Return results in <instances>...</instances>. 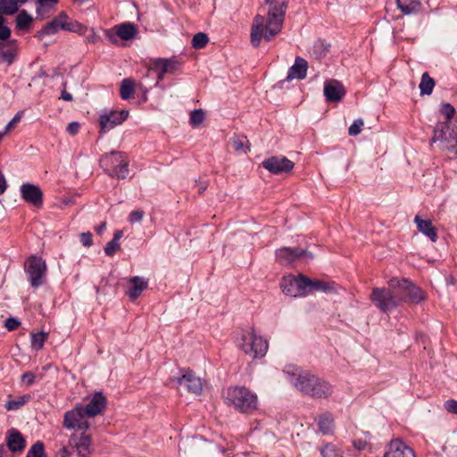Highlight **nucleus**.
I'll use <instances>...</instances> for the list:
<instances>
[{
  "label": "nucleus",
  "instance_id": "25",
  "mask_svg": "<svg viewBox=\"0 0 457 457\" xmlns=\"http://www.w3.org/2000/svg\"><path fill=\"white\" fill-rule=\"evenodd\" d=\"M307 69V62L301 57H297L295 61V64L289 69L286 80L291 81L295 79H303L306 77Z\"/></svg>",
  "mask_w": 457,
  "mask_h": 457
},
{
  "label": "nucleus",
  "instance_id": "34",
  "mask_svg": "<svg viewBox=\"0 0 457 457\" xmlns=\"http://www.w3.org/2000/svg\"><path fill=\"white\" fill-rule=\"evenodd\" d=\"M135 82L130 79L122 80L120 89V97L124 100L130 98L135 92Z\"/></svg>",
  "mask_w": 457,
  "mask_h": 457
},
{
  "label": "nucleus",
  "instance_id": "56",
  "mask_svg": "<svg viewBox=\"0 0 457 457\" xmlns=\"http://www.w3.org/2000/svg\"><path fill=\"white\" fill-rule=\"evenodd\" d=\"M425 235L431 242H436L437 238L436 230H420Z\"/></svg>",
  "mask_w": 457,
  "mask_h": 457
},
{
  "label": "nucleus",
  "instance_id": "51",
  "mask_svg": "<svg viewBox=\"0 0 457 457\" xmlns=\"http://www.w3.org/2000/svg\"><path fill=\"white\" fill-rule=\"evenodd\" d=\"M145 212L140 210L133 211L129 216V220L132 225L136 224L137 222L140 221L144 217Z\"/></svg>",
  "mask_w": 457,
  "mask_h": 457
},
{
  "label": "nucleus",
  "instance_id": "64",
  "mask_svg": "<svg viewBox=\"0 0 457 457\" xmlns=\"http://www.w3.org/2000/svg\"><path fill=\"white\" fill-rule=\"evenodd\" d=\"M9 132H5V128L4 129L3 131H0V137H4L5 135H7Z\"/></svg>",
  "mask_w": 457,
  "mask_h": 457
},
{
  "label": "nucleus",
  "instance_id": "11",
  "mask_svg": "<svg viewBox=\"0 0 457 457\" xmlns=\"http://www.w3.org/2000/svg\"><path fill=\"white\" fill-rule=\"evenodd\" d=\"M92 436L87 430L73 432L69 438L68 444L76 450L79 457H91L93 453Z\"/></svg>",
  "mask_w": 457,
  "mask_h": 457
},
{
  "label": "nucleus",
  "instance_id": "1",
  "mask_svg": "<svg viewBox=\"0 0 457 457\" xmlns=\"http://www.w3.org/2000/svg\"><path fill=\"white\" fill-rule=\"evenodd\" d=\"M267 6V18L258 14L254 17L251 29V43L259 46L262 38L270 41L282 29L287 10V0H264Z\"/></svg>",
  "mask_w": 457,
  "mask_h": 457
},
{
  "label": "nucleus",
  "instance_id": "19",
  "mask_svg": "<svg viewBox=\"0 0 457 457\" xmlns=\"http://www.w3.org/2000/svg\"><path fill=\"white\" fill-rule=\"evenodd\" d=\"M345 95L342 83L337 80H328L324 84V96L328 102H339Z\"/></svg>",
  "mask_w": 457,
  "mask_h": 457
},
{
  "label": "nucleus",
  "instance_id": "18",
  "mask_svg": "<svg viewBox=\"0 0 457 457\" xmlns=\"http://www.w3.org/2000/svg\"><path fill=\"white\" fill-rule=\"evenodd\" d=\"M178 384L187 389L188 393L200 395L203 391V383L191 370L186 371L178 378Z\"/></svg>",
  "mask_w": 457,
  "mask_h": 457
},
{
  "label": "nucleus",
  "instance_id": "61",
  "mask_svg": "<svg viewBox=\"0 0 457 457\" xmlns=\"http://www.w3.org/2000/svg\"><path fill=\"white\" fill-rule=\"evenodd\" d=\"M7 187V183L4 176L0 172V195H2Z\"/></svg>",
  "mask_w": 457,
  "mask_h": 457
},
{
  "label": "nucleus",
  "instance_id": "44",
  "mask_svg": "<svg viewBox=\"0 0 457 457\" xmlns=\"http://www.w3.org/2000/svg\"><path fill=\"white\" fill-rule=\"evenodd\" d=\"M5 19L0 15V44L7 42L11 36V29L6 26Z\"/></svg>",
  "mask_w": 457,
  "mask_h": 457
},
{
  "label": "nucleus",
  "instance_id": "53",
  "mask_svg": "<svg viewBox=\"0 0 457 457\" xmlns=\"http://www.w3.org/2000/svg\"><path fill=\"white\" fill-rule=\"evenodd\" d=\"M21 382L26 386H31L35 382V374L32 372H25L21 376Z\"/></svg>",
  "mask_w": 457,
  "mask_h": 457
},
{
  "label": "nucleus",
  "instance_id": "3",
  "mask_svg": "<svg viewBox=\"0 0 457 457\" xmlns=\"http://www.w3.org/2000/svg\"><path fill=\"white\" fill-rule=\"evenodd\" d=\"M224 397L228 405L242 413H250L257 409V395L245 386L228 387Z\"/></svg>",
  "mask_w": 457,
  "mask_h": 457
},
{
  "label": "nucleus",
  "instance_id": "38",
  "mask_svg": "<svg viewBox=\"0 0 457 457\" xmlns=\"http://www.w3.org/2000/svg\"><path fill=\"white\" fill-rule=\"evenodd\" d=\"M29 395H25L18 397L17 400H9L5 404V408L8 411L18 410L23 406L29 400Z\"/></svg>",
  "mask_w": 457,
  "mask_h": 457
},
{
  "label": "nucleus",
  "instance_id": "24",
  "mask_svg": "<svg viewBox=\"0 0 457 457\" xmlns=\"http://www.w3.org/2000/svg\"><path fill=\"white\" fill-rule=\"evenodd\" d=\"M6 444L11 452H21L26 446L23 436L15 428H12L8 431Z\"/></svg>",
  "mask_w": 457,
  "mask_h": 457
},
{
  "label": "nucleus",
  "instance_id": "35",
  "mask_svg": "<svg viewBox=\"0 0 457 457\" xmlns=\"http://www.w3.org/2000/svg\"><path fill=\"white\" fill-rule=\"evenodd\" d=\"M435 87V81L429 77L428 73L422 74L421 81L420 83V89L422 95H430Z\"/></svg>",
  "mask_w": 457,
  "mask_h": 457
},
{
  "label": "nucleus",
  "instance_id": "43",
  "mask_svg": "<svg viewBox=\"0 0 457 457\" xmlns=\"http://www.w3.org/2000/svg\"><path fill=\"white\" fill-rule=\"evenodd\" d=\"M45 453L44 444L40 441L35 443L27 453L26 457H42Z\"/></svg>",
  "mask_w": 457,
  "mask_h": 457
},
{
  "label": "nucleus",
  "instance_id": "37",
  "mask_svg": "<svg viewBox=\"0 0 457 457\" xmlns=\"http://www.w3.org/2000/svg\"><path fill=\"white\" fill-rule=\"evenodd\" d=\"M121 231H118L114 234L112 240L107 243L104 247V253L108 256H112L119 248L118 240L121 237Z\"/></svg>",
  "mask_w": 457,
  "mask_h": 457
},
{
  "label": "nucleus",
  "instance_id": "47",
  "mask_svg": "<svg viewBox=\"0 0 457 457\" xmlns=\"http://www.w3.org/2000/svg\"><path fill=\"white\" fill-rule=\"evenodd\" d=\"M364 125V121L361 119L355 120L353 123L349 127L348 133L350 136H357L361 133V128Z\"/></svg>",
  "mask_w": 457,
  "mask_h": 457
},
{
  "label": "nucleus",
  "instance_id": "29",
  "mask_svg": "<svg viewBox=\"0 0 457 457\" xmlns=\"http://www.w3.org/2000/svg\"><path fill=\"white\" fill-rule=\"evenodd\" d=\"M117 36L123 40L132 39L137 34L136 27L131 23H123L114 28Z\"/></svg>",
  "mask_w": 457,
  "mask_h": 457
},
{
  "label": "nucleus",
  "instance_id": "16",
  "mask_svg": "<svg viewBox=\"0 0 457 457\" xmlns=\"http://www.w3.org/2000/svg\"><path fill=\"white\" fill-rule=\"evenodd\" d=\"M21 194L27 203L36 207L42 205L43 193L37 186L30 183H24L21 186Z\"/></svg>",
  "mask_w": 457,
  "mask_h": 457
},
{
  "label": "nucleus",
  "instance_id": "58",
  "mask_svg": "<svg viewBox=\"0 0 457 457\" xmlns=\"http://www.w3.org/2000/svg\"><path fill=\"white\" fill-rule=\"evenodd\" d=\"M11 451L5 445H0V457H13Z\"/></svg>",
  "mask_w": 457,
  "mask_h": 457
},
{
  "label": "nucleus",
  "instance_id": "14",
  "mask_svg": "<svg viewBox=\"0 0 457 457\" xmlns=\"http://www.w3.org/2000/svg\"><path fill=\"white\" fill-rule=\"evenodd\" d=\"M60 29L75 30L74 25L68 21V17L65 13L59 14L51 22L47 23L38 31L37 36L42 39L46 36L57 33Z\"/></svg>",
  "mask_w": 457,
  "mask_h": 457
},
{
  "label": "nucleus",
  "instance_id": "28",
  "mask_svg": "<svg viewBox=\"0 0 457 457\" xmlns=\"http://www.w3.org/2000/svg\"><path fill=\"white\" fill-rule=\"evenodd\" d=\"M396 4L397 8L406 15L418 12L421 5L419 0H396Z\"/></svg>",
  "mask_w": 457,
  "mask_h": 457
},
{
  "label": "nucleus",
  "instance_id": "2",
  "mask_svg": "<svg viewBox=\"0 0 457 457\" xmlns=\"http://www.w3.org/2000/svg\"><path fill=\"white\" fill-rule=\"evenodd\" d=\"M292 383L301 393L312 398L327 399L333 394V386L328 381L308 371L300 372Z\"/></svg>",
  "mask_w": 457,
  "mask_h": 457
},
{
  "label": "nucleus",
  "instance_id": "41",
  "mask_svg": "<svg viewBox=\"0 0 457 457\" xmlns=\"http://www.w3.org/2000/svg\"><path fill=\"white\" fill-rule=\"evenodd\" d=\"M208 41V36L205 33L199 32L193 37L192 46L196 49L203 48L206 46Z\"/></svg>",
  "mask_w": 457,
  "mask_h": 457
},
{
  "label": "nucleus",
  "instance_id": "40",
  "mask_svg": "<svg viewBox=\"0 0 457 457\" xmlns=\"http://www.w3.org/2000/svg\"><path fill=\"white\" fill-rule=\"evenodd\" d=\"M440 113L445 117L444 122H454L457 120H453L455 110L450 104H444L440 108Z\"/></svg>",
  "mask_w": 457,
  "mask_h": 457
},
{
  "label": "nucleus",
  "instance_id": "33",
  "mask_svg": "<svg viewBox=\"0 0 457 457\" xmlns=\"http://www.w3.org/2000/svg\"><path fill=\"white\" fill-rule=\"evenodd\" d=\"M19 10L14 0H0V15H12Z\"/></svg>",
  "mask_w": 457,
  "mask_h": 457
},
{
  "label": "nucleus",
  "instance_id": "9",
  "mask_svg": "<svg viewBox=\"0 0 457 457\" xmlns=\"http://www.w3.org/2000/svg\"><path fill=\"white\" fill-rule=\"evenodd\" d=\"M280 287L283 293L293 297L306 296V276L288 275L282 278Z\"/></svg>",
  "mask_w": 457,
  "mask_h": 457
},
{
  "label": "nucleus",
  "instance_id": "46",
  "mask_svg": "<svg viewBox=\"0 0 457 457\" xmlns=\"http://www.w3.org/2000/svg\"><path fill=\"white\" fill-rule=\"evenodd\" d=\"M329 48V45L322 41H318L313 46V53L316 58H320L324 55Z\"/></svg>",
  "mask_w": 457,
  "mask_h": 457
},
{
  "label": "nucleus",
  "instance_id": "48",
  "mask_svg": "<svg viewBox=\"0 0 457 457\" xmlns=\"http://www.w3.org/2000/svg\"><path fill=\"white\" fill-rule=\"evenodd\" d=\"M415 223L418 228H435V226L432 223V220L429 219H422L420 216L417 215L415 217Z\"/></svg>",
  "mask_w": 457,
  "mask_h": 457
},
{
  "label": "nucleus",
  "instance_id": "7",
  "mask_svg": "<svg viewBox=\"0 0 457 457\" xmlns=\"http://www.w3.org/2000/svg\"><path fill=\"white\" fill-rule=\"evenodd\" d=\"M87 418V415L84 411V406L81 403H78L74 408L64 412L62 427L75 432L88 430L90 424Z\"/></svg>",
  "mask_w": 457,
  "mask_h": 457
},
{
  "label": "nucleus",
  "instance_id": "20",
  "mask_svg": "<svg viewBox=\"0 0 457 457\" xmlns=\"http://www.w3.org/2000/svg\"><path fill=\"white\" fill-rule=\"evenodd\" d=\"M384 457H415V454L402 440L394 439L390 442Z\"/></svg>",
  "mask_w": 457,
  "mask_h": 457
},
{
  "label": "nucleus",
  "instance_id": "57",
  "mask_svg": "<svg viewBox=\"0 0 457 457\" xmlns=\"http://www.w3.org/2000/svg\"><path fill=\"white\" fill-rule=\"evenodd\" d=\"M354 448L358 450H363L367 447L368 443L365 440L357 439L353 442Z\"/></svg>",
  "mask_w": 457,
  "mask_h": 457
},
{
  "label": "nucleus",
  "instance_id": "55",
  "mask_svg": "<svg viewBox=\"0 0 457 457\" xmlns=\"http://www.w3.org/2000/svg\"><path fill=\"white\" fill-rule=\"evenodd\" d=\"M79 123L75 122V121L71 122L67 127V131L72 136L76 135L79 132Z\"/></svg>",
  "mask_w": 457,
  "mask_h": 457
},
{
  "label": "nucleus",
  "instance_id": "54",
  "mask_svg": "<svg viewBox=\"0 0 457 457\" xmlns=\"http://www.w3.org/2000/svg\"><path fill=\"white\" fill-rule=\"evenodd\" d=\"M80 240L85 246H90L92 244V234L90 232L81 233Z\"/></svg>",
  "mask_w": 457,
  "mask_h": 457
},
{
  "label": "nucleus",
  "instance_id": "15",
  "mask_svg": "<svg viewBox=\"0 0 457 457\" xmlns=\"http://www.w3.org/2000/svg\"><path fill=\"white\" fill-rule=\"evenodd\" d=\"M129 112L126 110L102 113L99 118L101 132L104 133L121 124L127 120Z\"/></svg>",
  "mask_w": 457,
  "mask_h": 457
},
{
  "label": "nucleus",
  "instance_id": "22",
  "mask_svg": "<svg viewBox=\"0 0 457 457\" xmlns=\"http://www.w3.org/2000/svg\"><path fill=\"white\" fill-rule=\"evenodd\" d=\"M314 292H337L336 284L333 281L311 279L306 277V295Z\"/></svg>",
  "mask_w": 457,
  "mask_h": 457
},
{
  "label": "nucleus",
  "instance_id": "32",
  "mask_svg": "<svg viewBox=\"0 0 457 457\" xmlns=\"http://www.w3.org/2000/svg\"><path fill=\"white\" fill-rule=\"evenodd\" d=\"M15 22L17 29L29 31L33 22V18L25 10H22L18 13Z\"/></svg>",
  "mask_w": 457,
  "mask_h": 457
},
{
  "label": "nucleus",
  "instance_id": "50",
  "mask_svg": "<svg viewBox=\"0 0 457 457\" xmlns=\"http://www.w3.org/2000/svg\"><path fill=\"white\" fill-rule=\"evenodd\" d=\"M21 325V322L15 318H8L5 320L4 326L9 331L15 330Z\"/></svg>",
  "mask_w": 457,
  "mask_h": 457
},
{
  "label": "nucleus",
  "instance_id": "62",
  "mask_svg": "<svg viewBox=\"0 0 457 457\" xmlns=\"http://www.w3.org/2000/svg\"><path fill=\"white\" fill-rule=\"evenodd\" d=\"M61 97H62V99H63L65 101H71L72 99V96L70 93L66 92V91H63L62 93V96Z\"/></svg>",
  "mask_w": 457,
  "mask_h": 457
},
{
  "label": "nucleus",
  "instance_id": "17",
  "mask_svg": "<svg viewBox=\"0 0 457 457\" xmlns=\"http://www.w3.org/2000/svg\"><path fill=\"white\" fill-rule=\"evenodd\" d=\"M107 405L105 396L101 392L93 395L90 402L84 406V411L87 418H94L103 413Z\"/></svg>",
  "mask_w": 457,
  "mask_h": 457
},
{
  "label": "nucleus",
  "instance_id": "30",
  "mask_svg": "<svg viewBox=\"0 0 457 457\" xmlns=\"http://www.w3.org/2000/svg\"><path fill=\"white\" fill-rule=\"evenodd\" d=\"M318 425L320 430L323 434H328L332 432L334 428V418L330 412L322 413L318 420Z\"/></svg>",
  "mask_w": 457,
  "mask_h": 457
},
{
  "label": "nucleus",
  "instance_id": "10",
  "mask_svg": "<svg viewBox=\"0 0 457 457\" xmlns=\"http://www.w3.org/2000/svg\"><path fill=\"white\" fill-rule=\"evenodd\" d=\"M25 269L33 287H38L43 285L46 265L42 258L37 256L29 257L25 262Z\"/></svg>",
  "mask_w": 457,
  "mask_h": 457
},
{
  "label": "nucleus",
  "instance_id": "4",
  "mask_svg": "<svg viewBox=\"0 0 457 457\" xmlns=\"http://www.w3.org/2000/svg\"><path fill=\"white\" fill-rule=\"evenodd\" d=\"M268 341L257 335L253 328L243 331L237 339V346L253 359L263 357L268 351Z\"/></svg>",
  "mask_w": 457,
  "mask_h": 457
},
{
  "label": "nucleus",
  "instance_id": "21",
  "mask_svg": "<svg viewBox=\"0 0 457 457\" xmlns=\"http://www.w3.org/2000/svg\"><path fill=\"white\" fill-rule=\"evenodd\" d=\"M306 253V251L299 248L282 247L277 251V259L282 265H289Z\"/></svg>",
  "mask_w": 457,
  "mask_h": 457
},
{
  "label": "nucleus",
  "instance_id": "36",
  "mask_svg": "<svg viewBox=\"0 0 457 457\" xmlns=\"http://www.w3.org/2000/svg\"><path fill=\"white\" fill-rule=\"evenodd\" d=\"M232 145L238 153L246 154L250 150L249 142L245 137H235L232 140Z\"/></svg>",
  "mask_w": 457,
  "mask_h": 457
},
{
  "label": "nucleus",
  "instance_id": "31",
  "mask_svg": "<svg viewBox=\"0 0 457 457\" xmlns=\"http://www.w3.org/2000/svg\"><path fill=\"white\" fill-rule=\"evenodd\" d=\"M426 294L413 283L408 291L404 302L409 303H420L426 299Z\"/></svg>",
  "mask_w": 457,
  "mask_h": 457
},
{
  "label": "nucleus",
  "instance_id": "42",
  "mask_svg": "<svg viewBox=\"0 0 457 457\" xmlns=\"http://www.w3.org/2000/svg\"><path fill=\"white\" fill-rule=\"evenodd\" d=\"M57 3V0H37V12L38 14H42L48 10L52 9L55 4Z\"/></svg>",
  "mask_w": 457,
  "mask_h": 457
},
{
  "label": "nucleus",
  "instance_id": "63",
  "mask_svg": "<svg viewBox=\"0 0 457 457\" xmlns=\"http://www.w3.org/2000/svg\"><path fill=\"white\" fill-rule=\"evenodd\" d=\"M16 4L20 6V4H22L26 3L28 0H14Z\"/></svg>",
  "mask_w": 457,
  "mask_h": 457
},
{
  "label": "nucleus",
  "instance_id": "59",
  "mask_svg": "<svg viewBox=\"0 0 457 457\" xmlns=\"http://www.w3.org/2000/svg\"><path fill=\"white\" fill-rule=\"evenodd\" d=\"M196 186L198 187L199 194H202L206 190V188L208 187V183L204 180H199V181H196Z\"/></svg>",
  "mask_w": 457,
  "mask_h": 457
},
{
  "label": "nucleus",
  "instance_id": "12",
  "mask_svg": "<svg viewBox=\"0 0 457 457\" xmlns=\"http://www.w3.org/2000/svg\"><path fill=\"white\" fill-rule=\"evenodd\" d=\"M179 63L170 59L157 58L150 61L148 71H154L157 75L156 87H160V81L166 73H172L178 69Z\"/></svg>",
  "mask_w": 457,
  "mask_h": 457
},
{
  "label": "nucleus",
  "instance_id": "6",
  "mask_svg": "<svg viewBox=\"0 0 457 457\" xmlns=\"http://www.w3.org/2000/svg\"><path fill=\"white\" fill-rule=\"evenodd\" d=\"M100 164L112 178L122 179L129 175V162L122 153L111 152L104 155Z\"/></svg>",
  "mask_w": 457,
  "mask_h": 457
},
{
  "label": "nucleus",
  "instance_id": "5",
  "mask_svg": "<svg viewBox=\"0 0 457 457\" xmlns=\"http://www.w3.org/2000/svg\"><path fill=\"white\" fill-rule=\"evenodd\" d=\"M431 142L450 153L457 154V120L454 122H438L434 129Z\"/></svg>",
  "mask_w": 457,
  "mask_h": 457
},
{
  "label": "nucleus",
  "instance_id": "39",
  "mask_svg": "<svg viewBox=\"0 0 457 457\" xmlns=\"http://www.w3.org/2000/svg\"><path fill=\"white\" fill-rule=\"evenodd\" d=\"M47 337V334L44 332L32 334L31 335V346L35 350H40L43 348L45 341Z\"/></svg>",
  "mask_w": 457,
  "mask_h": 457
},
{
  "label": "nucleus",
  "instance_id": "45",
  "mask_svg": "<svg viewBox=\"0 0 457 457\" xmlns=\"http://www.w3.org/2000/svg\"><path fill=\"white\" fill-rule=\"evenodd\" d=\"M205 118V113L202 109L195 110L190 115V124L194 127L199 126L203 123Z\"/></svg>",
  "mask_w": 457,
  "mask_h": 457
},
{
  "label": "nucleus",
  "instance_id": "27",
  "mask_svg": "<svg viewBox=\"0 0 457 457\" xmlns=\"http://www.w3.org/2000/svg\"><path fill=\"white\" fill-rule=\"evenodd\" d=\"M129 283L131 287L127 294L131 300H136L147 287V281L140 277H133L130 278Z\"/></svg>",
  "mask_w": 457,
  "mask_h": 457
},
{
  "label": "nucleus",
  "instance_id": "60",
  "mask_svg": "<svg viewBox=\"0 0 457 457\" xmlns=\"http://www.w3.org/2000/svg\"><path fill=\"white\" fill-rule=\"evenodd\" d=\"M57 455L59 457H70L71 453L69 451L67 446H63L58 451Z\"/></svg>",
  "mask_w": 457,
  "mask_h": 457
},
{
  "label": "nucleus",
  "instance_id": "23",
  "mask_svg": "<svg viewBox=\"0 0 457 457\" xmlns=\"http://www.w3.org/2000/svg\"><path fill=\"white\" fill-rule=\"evenodd\" d=\"M412 282L406 278H391L388 281V286L392 288L393 292L398 296L399 303L404 302L406 295L410 290Z\"/></svg>",
  "mask_w": 457,
  "mask_h": 457
},
{
  "label": "nucleus",
  "instance_id": "49",
  "mask_svg": "<svg viewBox=\"0 0 457 457\" xmlns=\"http://www.w3.org/2000/svg\"><path fill=\"white\" fill-rule=\"evenodd\" d=\"M22 116H23V112L22 111L18 112L15 114V116L5 126V132H10L11 130L14 129L16 128L17 124L20 122Z\"/></svg>",
  "mask_w": 457,
  "mask_h": 457
},
{
  "label": "nucleus",
  "instance_id": "13",
  "mask_svg": "<svg viewBox=\"0 0 457 457\" xmlns=\"http://www.w3.org/2000/svg\"><path fill=\"white\" fill-rule=\"evenodd\" d=\"M262 164L264 169L275 175L290 172L295 166L294 162L285 156H271Z\"/></svg>",
  "mask_w": 457,
  "mask_h": 457
},
{
  "label": "nucleus",
  "instance_id": "26",
  "mask_svg": "<svg viewBox=\"0 0 457 457\" xmlns=\"http://www.w3.org/2000/svg\"><path fill=\"white\" fill-rule=\"evenodd\" d=\"M17 40L16 39H11L7 42L1 43L0 44V49H1V54L4 62H7V64H12L15 57L17 55L18 52V46H17Z\"/></svg>",
  "mask_w": 457,
  "mask_h": 457
},
{
  "label": "nucleus",
  "instance_id": "8",
  "mask_svg": "<svg viewBox=\"0 0 457 457\" xmlns=\"http://www.w3.org/2000/svg\"><path fill=\"white\" fill-rule=\"evenodd\" d=\"M370 301L383 312H389L398 306V296L392 288L375 287L370 295Z\"/></svg>",
  "mask_w": 457,
  "mask_h": 457
},
{
  "label": "nucleus",
  "instance_id": "52",
  "mask_svg": "<svg viewBox=\"0 0 457 457\" xmlns=\"http://www.w3.org/2000/svg\"><path fill=\"white\" fill-rule=\"evenodd\" d=\"M445 409L452 414L457 415V401L453 399L447 400L445 402Z\"/></svg>",
  "mask_w": 457,
  "mask_h": 457
}]
</instances>
